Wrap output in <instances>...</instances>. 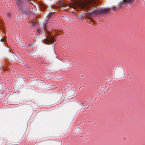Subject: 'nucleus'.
Masks as SVG:
<instances>
[{
    "label": "nucleus",
    "instance_id": "18",
    "mask_svg": "<svg viewBox=\"0 0 145 145\" xmlns=\"http://www.w3.org/2000/svg\"><path fill=\"white\" fill-rule=\"evenodd\" d=\"M5 40V39L4 38H2L1 39V42L4 41Z\"/></svg>",
    "mask_w": 145,
    "mask_h": 145
},
{
    "label": "nucleus",
    "instance_id": "15",
    "mask_svg": "<svg viewBox=\"0 0 145 145\" xmlns=\"http://www.w3.org/2000/svg\"><path fill=\"white\" fill-rule=\"evenodd\" d=\"M65 20H66L67 21H69H69H70V19L69 18H68V17H65Z\"/></svg>",
    "mask_w": 145,
    "mask_h": 145
},
{
    "label": "nucleus",
    "instance_id": "7",
    "mask_svg": "<svg viewBox=\"0 0 145 145\" xmlns=\"http://www.w3.org/2000/svg\"><path fill=\"white\" fill-rule=\"evenodd\" d=\"M42 32L41 30L40 29L38 28L37 30L36 34L38 35H40Z\"/></svg>",
    "mask_w": 145,
    "mask_h": 145
},
{
    "label": "nucleus",
    "instance_id": "2",
    "mask_svg": "<svg viewBox=\"0 0 145 145\" xmlns=\"http://www.w3.org/2000/svg\"><path fill=\"white\" fill-rule=\"evenodd\" d=\"M117 9V7H113L112 8V9L110 8H97L94 10V12L96 14H101L102 13H107L109 11L112 10L113 11H115V10Z\"/></svg>",
    "mask_w": 145,
    "mask_h": 145
},
{
    "label": "nucleus",
    "instance_id": "16",
    "mask_svg": "<svg viewBox=\"0 0 145 145\" xmlns=\"http://www.w3.org/2000/svg\"><path fill=\"white\" fill-rule=\"evenodd\" d=\"M3 88V86L2 84H0V90L2 89Z\"/></svg>",
    "mask_w": 145,
    "mask_h": 145
},
{
    "label": "nucleus",
    "instance_id": "27",
    "mask_svg": "<svg viewBox=\"0 0 145 145\" xmlns=\"http://www.w3.org/2000/svg\"><path fill=\"white\" fill-rule=\"evenodd\" d=\"M84 106H85V105H84V106L83 105V106H82V107H84Z\"/></svg>",
    "mask_w": 145,
    "mask_h": 145
},
{
    "label": "nucleus",
    "instance_id": "4",
    "mask_svg": "<svg viewBox=\"0 0 145 145\" xmlns=\"http://www.w3.org/2000/svg\"><path fill=\"white\" fill-rule=\"evenodd\" d=\"M52 142L48 140H44L40 142L39 143V145H52Z\"/></svg>",
    "mask_w": 145,
    "mask_h": 145
},
{
    "label": "nucleus",
    "instance_id": "20",
    "mask_svg": "<svg viewBox=\"0 0 145 145\" xmlns=\"http://www.w3.org/2000/svg\"><path fill=\"white\" fill-rule=\"evenodd\" d=\"M27 52H28V53H29L31 55H33V56H35V55H33V53H30L28 51Z\"/></svg>",
    "mask_w": 145,
    "mask_h": 145
},
{
    "label": "nucleus",
    "instance_id": "8",
    "mask_svg": "<svg viewBox=\"0 0 145 145\" xmlns=\"http://www.w3.org/2000/svg\"><path fill=\"white\" fill-rule=\"evenodd\" d=\"M6 15L7 17L10 18L12 16V14L11 12H7L6 13Z\"/></svg>",
    "mask_w": 145,
    "mask_h": 145
},
{
    "label": "nucleus",
    "instance_id": "19",
    "mask_svg": "<svg viewBox=\"0 0 145 145\" xmlns=\"http://www.w3.org/2000/svg\"><path fill=\"white\" fill-rule=\"evenodd\" d=\"M3 102L5 104H8V102L7 101H6L4 100V101Z\"/></svg>",
    "mask_w": 145,
    "mask_h": 145
},
{
    "label": "nucleus",
    "instance_id": "12",
    "mask_svg": "<svg viewBox=\"0 0 145 145\" xmlns=\"http://www.w3.org/2000/svg\"><path fill=\"white\" fill-rule=\"evenodd\" d=\"M48 22H46L44 25V28L46 29H47V25L48 24Z\"/></svg>",
    "mask_w": 145,
    "mask_h": 145
},
{
    "label": "nucleus",
    "instance_id": "17",
    "mask_svg": "<svg viewBox=\"0 0 145 145\" xmlns=\"http://www.w3.org/2000/svg\"><path fill=\"white\" fill-rule=\"evenodd\" d=\"M17 18L18 20H19L20 19V16L19 15H18L17 16Z\"/></svg>",
    "mask_w": 145,
    "mask_h": 145
},
{
    "label": "nucleus",
    "instance_id": "24",
    "mask_svg": "<svg viewBox=\"0 0 145 145\" xmlns=\"http://www.w3.org/2000/svg\"><path fill=\"white\" fill-rule=\"evenodd\" d=\"M71 19H72V20H73V19H74V18H71Z\"/></svg>",
    "mask_w": 145,
    "mask_h": 145
},
{
    "label": "nucleus",
    "instance_id": "28",
    "mask_svg": "<svg viewBox=\"0 0 145 145\" xmlns=\"http://www.w3.org/2000/svg\"><path fill=\"white\" fill-rule=\"evenodd\" d=\"M43 31H45V30H43Z\"/></svg>",
    "mask_w": 145,
    "mask_h": 145
},
{
    "label": "nucleus",
    "instance_id": "1",
    "mask_svg": "<svg viewBox=\"0 0 145 145\" xmlns=\"http://www.w3.org/2000/svg\"><path fill=\"white\" fill-rule=\"evenodd\" d=\"M114 74L119 78L123 77L125 75L124 69L121 67H117L115 71Z\"/></svg>",
    "mask_w": 145,
    "mask_h": 145
},
{
    "label": "nucleus",
    "instance_id": "26",
    "mask_svg": "<svg viewBox=\"0 0 145 145\" xmlns=\"http://www.w3.org/2000/svg\"><path fill=\"white\" fill-rule=\"evenodd\" d=\"M64 47L65 48H66V46L64 45Z\"/></svg>",
    "mask_w": 145,
    "mask_h": 145
},
{
    "label": "nucleus",
    "instance_id": "14",
    "mask_svg": "<svg viewBox=\"0 0 145 145\" xmlns=\"http://www.w3.org/2000/svg\"><path fill=\"white\" fill-rule=\"evenodd\" d=\"M17 0V3L18 4V5H20L21 3V0Z\"/></svg>",
    "mask_w": 145,
    "mask_h": 145
},
{
    "label": "nucleus",
    "instance_id": "21",
    "mask_svg": "<svg viewBox=\"0 0 145 145\" xmlns=\"http://www.w3.org/2000/svg\"><path fill=\"white\" fill-rule=\"evenodd\" d=\"M67 86L69 88L71 86V84H69Z\"/></svg>",
    "mask_w": 145,
    "mask_h": 145
},
{
    "label": "nucleus",
    "instance_id": "6",
    "mask_svg": "<svg viewBox=\"0 0 145 145\" xmlns=\"http://www.w3.org/2000/svg\"><path fill=\"white\" fill-rule=\"evenodd\" d=\"M135 1V0H123V2L125 3H133Z\"/></svg>",
    "mask_w": 145,
    "mask_h": 145
},
{
    "label": "nucleus",
    "instance_id": "11",
    "mask_svg": "<svg viewBox=\"0 0 145 145\" xmlns=\"http://www.w3.org/2000/svg\"><path fill=\"white\" fill-rule=\"evenodd\" d=\"M3 95V93H0V98H1V99H3L4 98L5 96Z\"/></svg>",
    "mask_w": 145,
    "mask_h": 145
},
{
    "label": "nucleus",
    "instance_id": "5",
    "mask_svg": "<svg viewBox=\"0 0 145 145\" xmlns=\"http://www.w3.org/2000/svg\"><path fill=\"white\" fill-rule=\"evenodd\" d=\"M20 10L21 12L25 13V15H26L28 14V10L26 8H20Z\"/></svg>",
    "mask_w": 145,
    "mask_h": 145
},
{
    "label": "nucleus",
    "instance_id": "23",
    "mask_svg": "<svg viewBox=\"0 0 145 145\" xmlns=\"http://www.w3.org/2000/svg\"><path fill=\"white\" fill-rule=\"evenodd\" d=\"M58 145H61V143H58Z\"/></svg>",
    "mask_w": 145,
    "mask_h": 145
},
{
    "label": "nucleus",
    "instance_id": "10",
    "mask_svg": "<svg viewBox=\"0 0 145 145\" xmlns=\"http://www.w3.org/2000/svg\"><path fill=\"white\" fill-rule=\"evenodd\" d=\"M17 60V61L19 63H21L23 64L24 63L22 61V60L18 58Z\"/></svg>",
    "mask_w": 145,
    "mask_h": 145
},
{
    "label": "nucleus",
    "instance_id": "22",
    "mask_svg": "<svg viewBox=\"0 0 145 145\" xmlns=\"http://www.w3.org/2000/svg\"><path fill=\"white\" fill-rule=\"evenodd\" d=\"M53 14V12H51V13H49V16H50L51 15H52Z\"/></svg>",
    "mask_w": 145,
    "mask_h": 145
},
{
    "label": "nucleus",
    "instance_id": "3",
    "mask_svg": "<svg viewBox=\"0 0 145 145\" xmlns=\"http://www.w3.org/2000/svg\"><path fill=\"white\" fill-rule=\"evenodd\" d=\"M56 41L54 38L53 37H50L49 39L46 37L42 41L43 43L46 44L54 42Z\"/></svg>",
    "mask_w": 145,
    "mask_h": 145
},
{
    "label": "nucleus",
    "instance_id": "9",
    "mask_svg": "<svg viewBox=\"0 0 145 145\" xmlns=\"http://www.w3.org/2000/svg\"><path fill=\"white\" fill-rule=\"evenodd\" d=\"M124 3V2L123 1V2H120V3H119L118 4V6L120 7H121L123 5Z\"/></svg>",
    "mask_w": 145,
    "mask_h": 145
},
{
    "label": "nucleus",
    "instance_id": "13",
    "mask_svg": "<svg viewBox=\"0 0 145 145\" xmlns=\"http://www.w3.org/2000/svg\"><path fill=\"white\" fill-rule=\"evenodd\" d=\"M28 48L30 50H32L33 48V46L31 45H29Z\"/></svg>",
    "mask_w": 145,
    "mask_h": 145
},
{
    "label": "nucleus",
    "instance_id": "25",
    "mask_svg": "<svg viewBox=\"0 0 145 145\" xmlns=\"http://www.w3.org/2000/svg\"><path fill=\"white\" fill-rule=\"evenodd\" d=\"M91 101V99H89V101Z\"/></svg>",
    "mask_w": 145,
    "mask_h": 145
}]
</instances>
